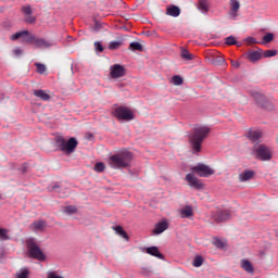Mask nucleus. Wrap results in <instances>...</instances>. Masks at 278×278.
Masks as SVG:
<instances>
[{
	"mask_svg": "<svg viewBox=\"0 0 278 278\" xmlns=\"http://www.w3.org/2000/svg\"><path fill=\"white\" fill-rule=\"evenodd\" d=\"M210 131H212V129L207 126L193 128V132L189 136V142L193 151L201 152L203 140L207 138Z\"/></svg>",
	"mask_w": 278,
	"mask_h": 278,
	"instance_id": "1",
	"label": "nucleus"
},
{
	"mask_svg": "<svg viewBox=\"0 0 278 278\" xmlns=\"http://www.w3.org/2000/svg\"><path fill=\"white\" fill-rule=\"evenodd\" d=\"M132 155L130 152H121L110 156L109 164L111 168L123 169L129 167Z\"/></svg>",
	"mask_w": 278,
	"mask_h": 278,
	"instance_id": "2",
	"label": "nucleus"
},
{
	"mask_svg": "<svg viewBox=\"0 0 278 278\" xmlns=\"http://www.w3.org/2000/svg\"><path fill=\"white\" fill-rule=\"evenodd\" d=\"M26 245H27L28 257L33 260H37L39 262L45 261V254L34 239H27Z\"/></svg>",
	"mask_w": 278,
	"mask_h": 278,
	"instance_id": "3",
	"label": "nucleus"
},
{
	"mask_svg": "<svg viewBox=\"0 0 278 278\" xmlns=\"http://www.w3.org/2000/svg\"><path fill=\"white\" fill-rule=\"evenodd\" d=\"M254 159L268 162L273 160V150L266 144H260L253 150Z\"/></svg>",
	"mask_w": 278,
	"mask_h": 278,
	"instance_id": "4",
	"label": "nucleus"
},
{
	"mask_svg": "<svg viewBox=\"0 0 278 278\" xmlns=\"http://www.w3.org/2000/svg\"><path fill=\"white\" fill-rule=\"evenodd\" d=\"M58 146L60 147L61 151L72 154L76 150L78 141L74 137L70 138L67 141L62 138L58 139Z\"/></svg>",
	"mask_w": 278,
	"mask_h": 278,
	"instance_id": "5",
	"label": "nucleus"
},
{
	"mask_svg": "<svg viewBox=\"0 0 278 278\" xmlns=\"http://www.w3.org/2000/svg\"><path fill=\"white\" fill-rule=\"evenodd\" d=\"M114 116L117 121H132L134 119V113L130 109L125 106H119L114 110Z\"/></svg>",
	"mask_w": 278,
	"mask_h": 278,
	"instance_id": "6",
	"label": "nucleus"
},
{
	"mask_svg": "<svg viewBox=\"0 0 278 278\" xmlns=\"http://www.w3.org/2000/svg\"><path fill=\"white\" fill-rule=\"evenodd\" d=\"M191 170L202 178H208L210 176L214 175V170L212 169V167L205 164H199L197 166H193L191 167Z\"/></svg>",
	"mask_w": 278,
	"mask_h": 278,
	"instance_id": "7",
	"label": "nucleus"
},
{
	"mask_svg": "<svg viewBox=\"0 0 278 278\" xmlns=\"http://www.w3.org/2000/svg\"><path fill=\"white\" fill-rule=\"evenodd\" d=\"M231 218V212L227 210H216L212 212V219L217 223H225Z\"/></svg>",
	"mask_w": 278,
	"mask_h": 278,
	"instance_id": "8",
	"label": "nucleus"
},
{
	"mask_svg": "<svg viewBox=\"0 0 278 278\" xmlns=\"http://www.w3.org/2000/svg\"><path fill=\"white\" fill-rule=\"evenodd\" d=\"M253 98L254 100H256L257 104L262 108H264L267 111H273L274 110V105L273 103H270L267 98L265 96H263V93H253Z\"/></svg>",
	"mask_w": 278,
	"mask_h": 278,
	"instance_id": "9",
	"label": "nucleus"
},
{
	"mask_svg": "<svg viewBox=\"0 0 278 278\" xmlns=\"http://www.w3.org/2000/svg\"><path fill=\"white\" fill-rule=\"evenodd\" d=\"M26 36H27L26 43L34 45L35 41L38 39V38H36L35 35H29V30L17 31L14 35H11L10 39L13 40V41H16L18 38H23V37H26Z\"/></svg>",
	"mask_w": 278,
	"mask_h": 278,
	"instance_id": "10",
	"label": "nucleus"
},
{
	"mask_svg": "<svg viewBox=\"0 0 278 278\" xmlns=\"http://www.w3.org/2000/svg\"><path fill=\"white\" fill-rule=\"evenodd\" d=\"M186 181L189 187L197 189V190H202L204 188V185L201 180L197 178V176L192 173L187 174L186 176Z\"/></svg>",
	"mask_w": 278,
	"mask_h": 278,
	"instance_id": "11",
	"label": "nucleus"
},
{
	"mask_svg": "<svg viewBox=\"0 0 278 278\" xmlns=\"http://www.w3.org/2000/svg\"><path fill=\"white\" fill-rule=\"evenodd\" d=\"M110 76L115 78H121L125 76V67L121 64H114L110 68Z\"/></svg>",
	"mask_w": 278,
	"mask_h": 278,
	"instance_id": "12",
	"label": "nucleus"
},
{
	"mask_svg": "<svg viewBox=\"0 0 278 278\" xmlns=\"http://www.w3.org/2000/svg\"><path fill=\"white\" fill-rule=\"evenodd\" d=\"M22 13L25 14V23L26 24H35L36 21H37V17L31 15L34 14V12L31 11V8L28 5V7H22Z\"/></svg>",
	"mask_w": 278,
	"mask_h": 278,
	"instance_id": "13",
	"label": "nucleus"
},
{
	"mask_svg": "<svg viewBox=\"0 0 278 278\" xmlns=\"http://www.w3.org/2000/svg\"><path fill=\"white\" fill-rule=\"evenodd\" d=\"M244 58L251 63H256L262 59V52L261 50H251L244 54Z\"/></svg>",
	"mask_w": 278,
	"mask_h": 278,
	"instance_id": "14",
	"label": "nucleus"
},
{
	"mask_svg": "<svg viewBox=\"0 0 278 278\" xmlns=\"http://www.w3.org/2000/svg\"><path fill=\"white\" fill-rule=\"evenodd\" d=\"M263 138V132L257 129L250 130L248 132V139H250L252 142H260V140Z\"/></svg>",
	"mask_w": 278,
	"mask_h": 278,
	"instance_id": "15",
	"label": "nucleus"
},
{
	"mask_svg": "<svg viewBox=\"0 0 278 278\" xmlns=\"http://www.w3.org/2000/svg\"><path fill=\"white\" fill-rule=\"evenodd\" d=\"M254 176H255V172H254V170L241 172V173L239 174V181H240V182L249 181V180L253 179Z\"/></svg>",
	"mask_w": 278,
	"mask_h": 278,
	"instance_id": "16",
	"label": "nucleus"
},
{
	"mask_svg": "<svg viewBox=\"0 0 278 278\" xmlns=\"http://www.w3.org/2000/svg\"><path fill=\"white\" fill-rule=\"evenodd\" d=\"M181 218H191L194 216V211H192V207L190 205H186L179 211Z\"/></svg>",
	"mask_w": 278,
	"mask_h": 278,
	"instance_id": "17",
	"label": "nucleus"
},
{
	"mask_svg": "<svg viewBox=\"0 0 278 278\" xmlns=\"http://www.w3.org/2000/svg\"><path fill=\"white\" fill-rule=\"evenodd\" d=\"M168 228V223L166 220L160 222L155 225L154 233L161 235L165 232Z\"/></svg>",
	"mask_w": 278,
	"mask_h": 278,
	"instance_id": "18",
	"label": "nucleus"
},
{
	"mask_svg": "<svg viewBox=\"0 0 278 278\" xmlns=\"http://www.w3.org/2000/svg\"><path fill=\"white\" fill-rule=\"evenodd\" d=\"M241 268L244 269L248 274H254V266L251 264L249 260H241Z\"/></svg>",
	"mask_w": 278,
	"mask_h": 278,
	"instance_id": "19",
	"label": "nucleus"
},
{
	"mask_svg": "<svg viewBox=\"0 0 278 278\" xmlns=\"http://www.w3.org/2000/svg\"><path fill=\"white\" fill-rule=\"evenodd\" d=\"M146 253L151 256L157 257L159 260L164 258L163 254H161L160 250L156 247L147 248Z\"/></svg>",
	"mask_w": 278,
	"mask_h": 278,
	"instance_id": "20",
	"label": "nucleus"
},
{
	"mask_svg": "<svg viewBox=\"0 0 278 278\" xmlns=\"http://www.w3.org/2000/svg\"><path fill=\"white\" fill-rule=\"evenodd\" d=\"M33 46H35L37 49H47L50 47V43L42 38H37L36 40H34Z\"/></svg>",
	"mask_w": 278,
	"mask_h": 278,
	"instance_id": "21",
	"label": "nucleus"
},
{
	"mask_svg": "<svg viewBox=\"0 0 278 278\" xmlns=\"http://www.w3.org/2000/svg\"><path fill=\"white\" fill-rule=\"evenodd\" d=\"M34 96H36L37 98H39L42 101H49L50 100V94L47 93L45 90L42 89H37L34 90Z\"/></svg>",
	"mask_w": 278,
	"mask_h": 278,
	"instance_id": "22",
	"label": "nucleus"
},
{
	"mask_svg": "<svg viewBox=\"0 0 278 278\" xmlns=\"http://www.w3.org/2000/svg\"><path fill=\"white\" fill-rule=\"evenodd\" d=\"M165 14L173 17H178L180 15V9L179 7L170 5L167 8V11Z\"/></svg>",
	"mask_w": 278,
	"mask_h": 278,
	"instance_id": "23",
	"label": "nucleus"
},
{
	"mask_svg": "<svg viewBox=\"0 0 278 278\" xmlns=\"http://www.w3.org/2000/svg\"><path fill=\"white\" fill-rule=\"evenodd\" d=\"M31 227L34 228V230H43L45 228H47V222L42 219L33 222Z\"/></svg>",
	"mask_w": 278,
	"mask_h": 278,
	"instance_id": "24",
	"label": "nucleus"
},
{
	"mask_svg": "<svg viewBox=\"0 0 278 278\" xmlns=\"http://www.w3.org/2000/svg\"><path fill=\"white\" fill-rule=\"evenodd\" d=\"M114 231L121 236V238H124L126 240H129V235L126 233L124 228L122 226H115Z\"/></svg>",
	"mask_w": 278,
	"mask_h": 278,
	"instance_id": "25",
	"label": "nucleus"
},
{
	"mask_svg": "<svg viewBox=\"0 0 278 278\" xmlns=\"http://www.w3.org/2000/svg\"><path fill=\"white\" fill-rule=\"evenodd\" d=\"M180 58L185 61H191L194 59V54H191L188 50H181Z\"/></svg>",
	"mask_w": 278,
	"mask_h": 278,
	"instance_id": "26",
	"label": "nucleus"
},
{
	"mask_svg": "<svg viewBox=\"0 0 278 278\" xmlns=\"http://www.w3.org/2000/svg\"><path fill=\"white\" fill-rule=\"evenodd\" d=\"M198 8L199 10H202L204 13H206L208 11L207 0H199Z\"/></svg>",
	"mask_w": 278,
	"mask_h": 278,
	"instance_id": "27",
	"label": "nucleus"
},
{
	"mask_svg": "<svg viewBox=\"0 0 278 278\" xmlns=\"http://www.w3.org/2000/svg\"><path fill=\"white\" fill-rule=\"evenodd\" d=\"M129 50L142 52L143 47L139 42H131V43H129Z\"/></svg>",
	"mask_w": 278,
	"mask_h": 278,
	"instance_id": "28",
	"label": "nucleus"
},
{
	"mask_svg": "<svg viewBox=\"0 0 278 278\" xmlns=\"http://www.w3.org/2000/svg\"><path fill=\"white\" fill-rule=\"evenodd\" d=\"M240 8V3L237 0H230V10L237 14Z\"/></svg>",
	"mask_w": 278,
	"mask_h": 278,
	"instance_id": "29",
	"label": "nucleus"
},
{
	"mask_svg": "<svg viewBox=\"0 0 278 278\" xmlns=\"http://www.w3.org/2000/svg\"><path fill=\"white\" fill-rule=\"evenodd\" d=\"M63 213L65 214H77V207L75 205H67L63 208Z\"/></svg>",
	"mask_w": 278,
	"mask_h": 278,
	"instance_id": "30",
	"label": "nucleus"
},
{
	"mask_svg": "<svg viewBox=\"0 0 278 278\" xmlns=\"http://www.w3.org/2000/svg\"><path fill=\"white\" fill-rule=\"evenodd\" d=\"M121 46H123L122 41L114 40V41H111L109 43V49L110 50H117V49H119Z\"/></svg>",
	"mask_w": 278,
	"mask_h": 278,
	"instance_id": "31",
	"label": "nucleus"
},
{
	"mask_svg": "<svg viewBox=\"0 0 278 278\" xmlns=\"http://www.w3.org/2000/svg\"><path fill=\"white\" fill-rule=\"evenodd\" d=\"M36 65L37 68V73L43 75L45 73H47V66L45 64H40V63H36L34 64Z\"/></svg>",
	"mask_w": 278,
	"mask_h": 278,
	"instance_id": "32",
	"label": "nucleus"
},
{
	"mask_svg": "<svg viewBox=\"0 0 278 278\" xmlns=\"http://www.w3.org/2000/svg\"><path fill=\"white\" fill-rule=\"evenodd\" d=\"M0 240L2 241L10 240V236L8 235V229L0 228Z\"/></svg>",
	"mask_w": 278,
	"mask_h": 278,
	"instance_id": "33",
	"label": "nucleus"
},
{
	"mask_svg": "<svg viewBox=\"0 0 278 278\" xmlns=\"http://www.w3.org/2000/svg\"><path fill=\"white\" fill-rule=\"evenodd\" d=\"M274 40V35L268 33L267 35L263 36V45L269 43Z\"/></svg>",
	"mask_w": 278,
	"mask_h": 278,
	"instance_id": "34",
	"label": "nucleus"
},
{
	"mask_svg": "<svg viewBox=\"0 0 278 278\" xmlns=\"http://www.w3.org/2000/svg\"><path fill=\"white\" fill-rule=\"evenodd\" d=\"M278 54L276 50H265L263 53L264 58H274Z\"/></svg>",
	"mask_w": 278,
	"mask_h": 278,
	"instance_id": "35",
	"label": "nucleus"
},
{
	"mask_svg": "<svg viewBox=\"0 0 278 278\" xmlns=\"http://www.w3.org/2000/svg\"><path fill=\"white\" fill-rule=\"evenodd\" d=\"M173 84L174 86H181V84H184V78H181L179 75H175L173 77Z\"/></svg>",
	"mask_w": 278,
	"mask_h": 278,
	"instance_id": "36",
	"label": "nucleus"
},
{
	"mask_svg": "<svg viewBox=\"0 0 278 278\" xmlns=\"http://www.w3.org/2000/svg\"><path fill=\"white\" fill-rule=\"evenodd\" d=\"M94 169H96L97 173H102V172L105 170V164H103L102 162H98L96 164Z\"/></svg>",
	"mask_w": 278,
	"mask_h": 278,
	"instance_id": "37",
	"label": "nucleus"
},
{
	"mask_svg": "<svg viewBox=\"0 0 278 278\" xmlns=\"http://www.w3.org/2000/svg\"><path fill=\"white\" fill-rule=\"evenodd\" d=\"M202 265H203L202 256H197V258L193 260V266L194 267H201Z\"/></svg>",
	"mask_w": 278,
	"mask_h": 278,
	"instance_id": "38",
	"label": "nucleus"
},
{
	"mask_svg": "<svg viewBox=\"0 0 278 278\" xmlns=\"http://www.w3.org/2000/svg\"><path fill=\"white\" fill-rule=\"evenodd\" d=\"M29 276V270L28 269H22L20 274H16V278H28Z\"/></svg>",
	"mask_w": 278,
	"mask_h": 278,
	"instance_id": "39",
	"label": "nucleus"
},
{
	"mask_svg": "<svg viewBox=\"0 0 278 278\" xmlns=\"http://www.w3.org/2000/svg\"><path fill=\"white\" fill-rule=\"evenodd\" d=\"M226 45H228V46L237 45L236 37H233V36H228V37L226 38Z\"/></svg>",
	"mask_w": 278,
	"mask_h": 278,
	"instance_id": "40",
	"label": "nucleus"
},
{
	"mask_svg": "<svg viewBox=\"0 0 278 278\" xmlns=\"http://www.w3.org/2000/svg\"><path fill=\"white\" fill-rule=\"evenodd\" d=\"M214 63L222 66L226 63V60L223 59V56H216L215 60H214Z\"/></svg>",
	"mask_w": 278,
	"mask_h": 278,
	"instance_id": "41",
	"label": "nucleus"
},
{
	"mask_svg": "<svg viewBox=\"0 0 278 278\" xmlns=\"http://www.w3.org/2000/svg\"><path fill=\"white\" fill-rule=\"evenodd\" d=\"M93 46L96 47V50H97L98 52H100V53L103 52V47H102V45H101L100 41H96V43H93Z\"/></svg>",
	"mask_w": 278,
	"mask_h": 278,
	"instance_id": "42",
	"label": "nucleus"
},
{
	"mask_svg": "<svg viewBox=\"0 0 278 278\" xmlns=\"http://www.w3.org/2000/svg\"><path fill=\"white\" fill-rule=\"evenodd\" d=\"M215 245H216V248L223 249V248H225V242H223L220 239H217L215 241Z\"/></svg>",
	"mask_w": 278,
	"mask_h": 278,
	"instance_id": "43",
	"label": "nucleus"
},
{
	"mask_svg": "<svg viewBox=\"0 0 278 278\" xmlns=\"http://www.w3.org/2000/svg\"><path fill=\"white\" fill-rule=\"evenodd\" d=\"M230 65H232V67H235V68H239L240 67V64H239V62L238 61H230Z\"/></svg>",
	"mask_w": 278,
	"mask_h": 278,
	"instance_id": "44",
	"label": "nucleus"
},
{
	"mask_svg": "<svg viewBox=\"0 0 278 278\" xmlns=\"http://www.w3.org/2000/svg\"><path fill=\"white\" fill-rule=\"evenodd\" d=\"M245 41L249 43H256V39L254 37H248Z\"/></svg>",
	"mask_w": 278,
	"mask_h": 278,
	"instance_id": "45",
	"label": "nucleus"
},
{
	"mask_svg": "<svg viewBox=\"0 0 278 278\" xmlns=\"http://www.w3.org/2000/svg\"><path fill=\"white\" fill-rule=\"evenodd\" d=\"M61 188L60 185H54L52 186V190L55 191V192H61L59 189Z\"/></svg>",
	"mask_w": 278,
	"mask_h": 278,
	"instance_id": "46",
	"label": "nucleus"
},
{
	"mask_svg": "<svg viewBox=\"0 0 278 278\" xmlns=\"http://www.w3.org/2000/svg\"><path fill=\"white\" fill-rule=\"evenodd\" d=\"M13 53H14L15 55H21L22 50H20L18 48H16L15 50H13Z\"/></svg>",
	"mask_w": 278,
	"mask_h": 278,
	"instance_id": "47",
	"label": "nucleus"
},
{
	"mask_svg": "<svg viewBox=\"0 0 278 278\" xmlns=\"http://www.w3.org/2000/svg\"><path fill=\"white\" fill-rule=\"evenodd\" d=\"M48 278H62L61 276H58L55 274H50Z\"/></svg>",
	"mask_w": 278,
	"mask_h": 278,
	"instance_id": "48",
	"label": "nucleus"
}]
</instances>
